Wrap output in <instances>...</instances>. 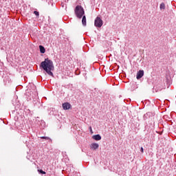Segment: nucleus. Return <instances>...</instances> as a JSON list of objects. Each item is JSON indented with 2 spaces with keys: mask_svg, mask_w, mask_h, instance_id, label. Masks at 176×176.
Here are the masks:
<instances>
[{
  "mask_svg": "<svg viewBox=\"0 0 176 176\" xmlns=\"http://www.w3.org/2000/svg\"><path fill=\"white\" fill-rule=\"evenodd\" d=\"M82 24L85 27L86 25V16H82Z\"/></svg>",
  "mask_w": 176,
  "mask_h": 176,
  "instance_id": "nucleus-12",
  "label": "nucleus"
},
{
  "mask_svg": "<svg viewBox=\"0 0 176 176\" xmlns=\"http://www.w3.org/2000/svg\"><path fill=\"white\" fill-rule=\"evenodd\" d=\"M102 19H101L100 16H97L94 22L95 27H97L98 28H101V27H102Z\"/></svg>",
  "mask_w": 176,
  "mask_h": 176,
  "instance_id": "nucleus-3",
  "label": "nucleus"
},
{
  "mask_svg": "<svg viewBox=\"0 0 176 176\" xmlns=\"http://www.w3.org/2000/svg\"><path fill=\"white\" fill-rule=\"evenodd\" d=\"M153 113L152 112H147L146 114L144 115V120H146L147 119H151L153 118Z\"/></svg>",
  "mask_w": 176,
  "mask_h": 176,
  "instance_id": "nucleus-4",
  "label": "nucleus"
},
{
  "mask_svg": "<svg viewBox=\"0 0 176 176\" xmlns=\"http://www.w3.org/2000/svg\"><path fill=\"white\" fill-rule=\"evenodd\" d=\"M74 13L78 19H82L83 14H85V10H83L82 6H77L74 10Z\"/></svg>",
  "mask_w": 176,
  "mask_h": 176,
  "instance_id": "nucleus-2",
  "label": "nucleus"
},
{
  "mask_svg": "<svg viewBox=\"0 0 176 176\" xmlns=\"http://www.w3.org/2000/svg\"><path fill=\"white\" fill-rule=\"evenodd\" d=\"M99 146H100V145H98V144H97V143H92L90 145V148L91 149H94V151H96V149H98Z\"/></svg>",
  "mask_w": 176,
  "mask_h": 176,
  "instance_id": "nucleus-7",
  "label": "nucleus"
},
{
  "mask_svg": "<svg viewBox=\"0 0 176 176\" xmlns=\"http://www.w3.org/2000/svg\"><path fill=\"white\" fill-rule=\"evenodd\" d=\"M62 107L63 109H65V111H67L69 109V108H71V104H69V102H65L62 104Z\"/></svg>",
  "mask_w": 176,
  "mask_h": 176,
  "instance_id": "nucleus-5",
  "label": "nucleus"
},
{
  "mask_svg": "<svg viewBox=\"0 0 176 176\" xmlns=\"http://www.w3.org/2000/svg\"><path fill=\"white\" fill-rule=\"evenodd\" d=\"M39 174H46V172L43 171L42 169H38Z\"/></svg>",
  "mask_w": 176,
  "mask_h": 176,
  "instance_id": "nucleus-14",
  "label": "nucleus"
},
{
  "mask_svg": "<svg viewBox=\"0 0 176 176\" xmlns=\"http://www.w3.org/2000/svg\"><path fill=\"white\" fill-rule=\"evenodd\" d=\"M142 153H144V148L141 147V149H140Z\"/></svg>",
  "mask_w": 176,
  "mask_h": 176,
  "instance_id": "nucleus-16",
  "label": "nucleus"
},
{
  "mask_svg": "<svg viewBox=\"0 0 176 176\" xmlns=\"http://www.w3.org/2000/svg\"><path fill=\"white\" fill-rule=\"evenodd\" d=\"M40 52L42 54H44L46 52V50L45 49V47L43 45H39Z\"/></svg>",
  "mask_w": 176,
  "mask_h": 176,
  "instance_id": "nucleus-11",
  "label": "nucleus"
},
{
  "mask_svg": "<svg viewBox=\"0 0 176 176\" xmlns=\"http://www.w3.org/2000/svg\"><path fill=\"white\" fill-rule=\"evenodd\" d=\"M93 140L95 141H100L101 140V135H95L92 137Z\"/></svg>",
  "mask_w": 176,
  "mask_h": 176,
  "instance_id": "nucleus-10",
  "label": "nucleus"
},
{
  "mask_svg": "<svg viewBox=\"0 0 176 176\" xmlns=\"http://www.w3.org/2000/svg\"><path fill=\"white\" fill-rule=\"evenodd\" d=\"M40 138L41 140H45V141H48L50 144H52V142H53L52 139L49 137L43 136V137H41Z\"/></svg>",
  "mask_w": 176,
  "mask_h": 176,
  "instance_id": "nucleus-9",
  "label": "nucleus"
},
{
  "mask_svg": "<svg viewBox=\"0 0 176 176\" xmlns=\"http://www.w3.org/2000/svg\"><path fill=\"white\" fill-rule=\"evenodd\" d=\"M40 67L43 68L48 75L53 76V72H52V70L54 68V66H53V61L49 58H45L44 61L41 62Z\"/></svg>",
  "mask_w": 176,
  "mask_h": 176,
  "instance_id": "nucleus-1",
  "label": "nucleus"
},
{
  "mask_svg": "<svg viewBox=\"0 0 176 176\" xmlns=\"http://www.w3.org/2000/svg\"><path fill=\"white\" fill-rule=\"evenodd\" d=\"M11 80H10V77H9V76H7L4 78L3 79V82L5 85H8V83H10Z\"/></svg>",
  "mask_w": 176,
  "mask_h": 176,
  "instance_id": "nucleus-8",
  "label": "nucleus"
},
{
  "mask_svg": "<svg viewBox=\"0 0 176 176\" xmlns=\"http://www.w3.org/2000/svg\"><path fill=\"white\" fill-rule=\"evenodd\" d=\"M144 76V70H140L136 75L137 79H141Z\"/></svg>",
  "mask_w": 176,
  "mask_h": 176,
  "instance_id": "nucleus-6",
  "label": "nucleus"
},
{
  "mask_svg": "<svg viewBox=\"0 0 176 176\" xmlns=\"http://www.w3.org/2000/svg\"><path fill=\"white\" fill-rule=\"evenodd\" d=\"M34 14H36L37 17H39V12L38 11H34Z\"/></svg>",
  "mask_w": 176,
  "mask_h": 176,
  "instance_id": "nucleus-15",
  "label": "nucleus"
},
{
  "mask_svg": "<svg viewBox=\"0 0 176 176\" xmlns=\"http://www.w3.org/2000/svg\"><path fill=\"white\" fill-rule=\"evenodd\" d=\"M160 9L161 10H164V9H166V5L164 4V3H162L160 6Z\"/></svg>",
  "mask_w": 176,
  "mask_h": 176,
  "instance_id": "nucleus-13",
  "label": "nucleus"
}]
</instances>
